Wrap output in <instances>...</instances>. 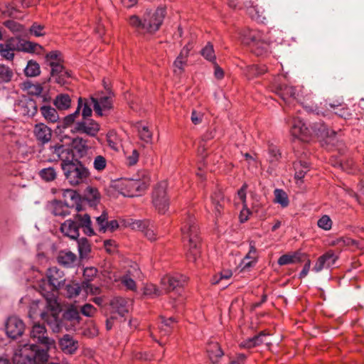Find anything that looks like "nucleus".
Masks as SVG:
<instances>
[{
	"label": "nucleus",
	"instance_id": "obj_1",
	"mask_svg": "<svg viewBox=\"0 0 364 364\" xmlns=\"http://www.w3.org/2000/svg\"><path fill=\"white\" fill-rule=\"evenodd\" d=\"M48 162L61 161L60 167L65 179L72 186L84 183L90 176L89 169L75 157L71 149L64 144H57L48 148Z\"/></svg>",
	"mask_w": 364,
	"mask_h": 364
},
{
	"label": "nucleus",
	"instance_id": "obj_2",
	"mask_svg": "<svg viewBox=\"0 0 364 364\" xmlns=\"http://www.w3.org/2000/svg\"><path fill=\"white\" fill-rule=\"evenodd\" d=\"M46 309L39 312V314L53 332H60L63 328L68 330L66 321L79 323L80 320V314L75 307L68 309L63 314V316L60 317L61 309L57 299L53 296H50L46 297Z\"/></svg>",
	"mask_w": 364,
	"mask_h": 364
},
{
	"label": "nucleus",
	"instance_id": "obj_3",
	"mask_svg": "<svg viewBox=\"0 0 364 364\" xmlns=\"http://www.w3.org/2000/svg\"><path fill=\"white\" fill-rule=\"evenodd\" d=\"M165 16L166 10L163 7L146 9L141 16L133 14L127 21L138 34H154L159 30Z\"/></svg>",
	"mask_w": 364,
	"mask_h": 364
},
{
	"label": "nucleus",
	"instance_id": "obj_4",
	"mask_svg": "<svg viewBox=\"0 0 364 364\" xmlns=\"http://www.w3.org/2000/svg\"><path fill=\"white\" fill-rule=\"evenodd\" d=\"M181 231L183 240H186L188 242L187 257L190 261L196 262L200 254L199 248L200 240L199 228L193 214L189 212L185 214L182 218Z\"/></svg>",
	"mask_w": 364,
	"mask_h": 364
},
{
	"label": "nucleus",
	"instance_id": "obj_5",
	"mask_svg": "<svg viewBox=\"0 0 364 364\" xmlns=\"http://www.w3.org/2000/svg\"><path fill=\"white\" fill-rule=\"evenodd\" d=\"M291 134L302 141H307L309 136L314 133L315 134L323 138L327 144H334V140L336 132L327 127L324 124H320L319 127L314 125L309 128L299 117L293 119L291 127Z\"/></svg>",
	"mask_w": 364,
	"mask_h": 364
},
{
	"label": "nucleus",
	"instance_id": "obj_6",
	"mask_svg": "<svg viewBox=\"0 0 364 364\" xmlns=\"http://www.w3.org/2000/svg\"><path fill=\"white\" fill-rule=\"evenodd\" d=\"M87 236L95 235L94 229L92 226L90 215L87 213H79L73 215V218L66 220L60 228V232L71 239L76 240L80 236V229Z\"/></svg>",
	"mask_w": 364,
	"mask_h": 364
},
{
	"label": "nucleus",
	"instance_id": "obj_7",
	"mask_svg": "<svg viewBox=\"0 0 364 364\" xmlns=\"http://www.w3.org/2000/svg\"><path fill=\"white\" fill-rule=\"evenodd\" d=\"M48 351L35 344H24L16 350L14 364H45L48 360Z\"/></svg>",
	"mask_w": 364,
	"mask_h": 364
},
{
	"label": "nucleus",
	"instance_id": "obj_8",
	"mask_svg": "<svg viewBox=\"0 0 364 364\" xmlns=\"http://www.w3.org/2000/svg\"><path fill=\"white\" fill-rule=\"evenodd\" d=\"M45 62L50 68V80L60 85L69 82L71 73L63 66L62 54L59 50L48 53L45 56Z\"/></svg>",
	"mask_w": 364,
	"mask_h": 364
},
{
	"label": "nucleus",
	"instance_id": "obj_9",
	"mask_svg": "<svg viewBox=\"0 0 364 364\" xmlns=\"http://www.w3.org/2000/svg\"><path fill=\"white\" fill-rule=\"evenodd\" d=\"M242 43L250 46L252 52L257 56L266 55L270 48V41L262 32L249 28L240 33Z\"/></svg>",
	"mask_w": 364,
	"mask_h": 364
},
{
	"label": "nucleus",
	"instance_id": "obj_10",
	"mask_svg": "<svg viewBox=\"0 0 364 364\" xmlns=\"http://www.w3.org/2000/svg\"><path fill=\"white\" fill-rule=\"evenodd\" d=\"M167 182L161 181L154 188L152 193V203L159 213H165L169 207V198L166 193Z\"/></svg>",
	"mask_w": 364,
	"mask_h": 364
},
{
	"label": "nucleus",
	"instance_id": "obj_11",
	"mask_svg": "<svg viewBox=\"0 0 364 364\" xmlns=\"http://www.w3.org/2000/svg\"><path fill=\"white\" fill-rule=\"evenodd\" d=\"M283 76L278 75L274 77L272 82V90L278 95L284 102L289 98L301 101L299 98V92L294 86L287 85L282 82ZM286 77V76H284Z\"/></svg>",
	"mask_w": 364,
	"mask_h": 364
},
{
	"label": "nucleus",
	"instance_id": "obj_12",
	"mask_svg": "<svg viewBox=\"0 0 364 364\" xmlns=\"http://www.w3.org/2000/svg\"><path fill=\"white\" fill-rule=\"evenodd\" d=\"M16 110L23 116L33 117L37 113L38 105L35 100L23 96L16 104Z\"/></svg>",
	"mask_w": 364,
	"mask_h": 364
},
{
	"label": "nucleus",
	"instance_id": "obj_13",
	"mask_svg": "<svg viewBox=\"0 0 364 364\" xmlns=\"http://www.w3.org/2000/svg\"><path fill=\"white\" fill-rule=\"evenodd\" d=\"M5 328L8 337L17 339L23 335L25 331V324L21 318L13 316L6 320Z\"/></svg>",
	"mask_w": 364,
	"mask_h": 364
},
{
	"label": "nucleus",
	"instance_id": "obj_14",
	"mask_svg": "<svg viewBox=\"0 0 364 364\" xmlns=\"http://www.w3.org/2000/svg\"><path fill=\"white\" fill-rule=\"evenodd\" d=\"M100 124L91 118H84L75 124V132L95 136L100 131Z\"/></svg>",
	"mask_w": 364,
	"mask_h": 364
},
{
	"label": "nucleus",
	"instance_id": "obj_15",
	"mask_svg": "<svg viewBox=\"0 0 364 364\" xmlns=\"http://www.w3.org/2000/svg\"><path fill=\"white\" fill-rule=\"evenodd\" d=\"M30 336L36 342L44 345L47 348H50L54 345V340L47 336V331L44 325L36 323L33 326L30 332Z\"/></svg>",
	"mask_w": 364,
	"mask_h": 364
},
{
	"label": "nucleus",
	"instance_id": "obj_16",
	"mask_svg": "<svg viewBox=\"0 0 364 364\" xmlns=\"http://www.w3.org/2000/svg\"><path fill=\"white\" fill-rule=\"evenodd\" d=\"M109 95L102 96L99 98L92 97L90 98L95 113L98 116L107 115L112 109V97Z\"/></svg>",
	"mask_w": 364,
	"mask_h": 364
},
{
	"label": "nucleus",
	"instance_id": "obj_17",
	"mask_svg": "<svg viewBox=\"0 0 364 364\" xmlns=\"http://www.w3.org/2000/svg\"><path fill=\"white\" fill-rule=\"evenodd\" d=\"M50 212L55 216H60L65 218L72 213L73 210L80 212L82 208L80 205H77L75 208L72 205H68L66 203L61 200H53L50 205Z\"/></svg>",
	"mask_w": 364,
	"mask_h": 364
},
{
	"label": "nucleus",
	"instance_id": "obj_18",
	"mask_svg": "<svg viewBox=\"0 0 364 364\" xmlns=\"http://www.w3.org/2000/svg\"><path fill=\"white\" fill-rule=\"evenodd\" d=\"M338 256L333 250H328L320 256L313 267V271L319 272L322 269L331 268L338 259Z\"/></svg>",
	"mask_w": 364,
	"mask_h": 364
},
{
	"label": "nucleus",
	"instance_id": "obj_19",
	"mask_svg": "<svg viewBox=\"0 0 364 364\" xmlns=\"http://www.w3.org/2000/svg\"><path fill=\"white\" fill-rule=\"evenodd\" d=\"M49 284L55 289H59L64 285L65 279L64 272L56 267H50L47 271Z\"/></svg>",
	"mask_w": 364,
	"mask_h": 364
},
{
	"label": "nucleus",
	"instance_id": "obj_20",
	"mask_svg": "<svg viewBox=\"0 0 364 364\" xmlns=\"http://www.w3.org/2000/svg\"><path fill=\"white\" fill-rule=\"evenodd\" d=\"M186 282V277L175 274L166 275L161 278V284L166 291H172L177 287H182Z\"/></svg>",
	"mask_w": 364,
	"mask_h": 364
},
{
	"label": "nucleus",
	"instance_id": "obj_21",
	"mask_svg": "<svg viewBox=\"0 0 364 364\" xmlns=\"http://www.w3.org/2000/svg\"><path fill=\"white\" fill-rule=\"evenodd\" d=\"M140 273V270L136 265L132 266L130 269L120 277L122 284L128 290L136 291V284L134 279L139 277Z\"/></svg>",
	"mask_w": 364,
	"mask_h": 364
},
{
	"label": "nucleus",
	"instance_id": "obj_22",
	"mask_svg": "<svg viewBox=\"0 0 364 364\" xmlns=\"http://www.w3.org/2000/svg\"><path fill=\"white\" fill-rule=\"evenodd\" d=\"M33 134L41 144L49 142L52 137V130L43 123L36 124L33 128Z\"/></svg>",
	"mask_w": 364,
	"mask_h": 364
},
{
	"label": "nucleus",
	"instance_id": "obj_23",
	"mask_svg": "<svg viewBox=\"0 0 364 364\" xmlns=\"http://www.w3.org/2000/svg\"><path fill=\"white\" fill-rule=\"evenodd\" d=\"M245 8L250 17L260 23H264L267 19L264 9L258 4H254V2L250 1L245 3Z\"/></svg>",
	"mask_w": 364,
	"mask_h": 364
},
{
	"label": "nucleus",
	"instance_id": "obj_24",
	"mask_svg": "<svg viewBox=\"0 0 364 364\" xmlns=\"http://www.w3.org/2000/svg\"><path fill=\"white\" fill-rule=\"evenodd\" d=\"M210 201L213 206V212L216 218L220 217L224 208L225 198L220 189H216L210 196Z\"/></svg>",
	"mask_w": 364,
	"mask_h": 364
},
{
	"label": "nucleus",
	"instance_id": "obj_25",
	"mask_svg": "<svg viewBox=\"0 0 364 364\" xmlns=\"http://www.w3.org/2000/svg\"><path fill=\"white\" fill-rule=\"evenodd\" d=\"M59 346L63 353L70 355L75 353L79 347L78 341L69 334L64 335L59 340Z\"/></svg>",
	"mask_w": 364,
	"mask_h": 364
},
{
	"label": "nucleus",
	"instance_id": "obj_26",
	"mask_svg": "<svg viewBox=\"0 0 364 364\" xmlns=\"http://www.w3.org/2000/svg\"><path fill=\"white\" fill-rule=\"evenodd\" d=\"M124 185L128 188V193L125 195L129 197L139 196L147 188L146 183L134 179L126 180Z\"/></svg>",
	"mask_w": 364,
	"mask_h": 364
},
{
	"label": "nucleus",
	"instance_id": "obj_27",
	"mask_svg": "<svg viewBox=\"0 0 364 364\" xmlns=\"http://www.w3.org/2000/svg\"><path fill=\"white\" fill-rule=\"evenodd\" d=\"M23 89L27 90L31 95H34L43 102H48L50 97L47 95H42L43 87L41 84H33L30 81H26L23 83Z\"/></svg>",
	"mask_w": 364,
	"mask_h": 364
},
{
	"label": "nucleus",
	"instance_id": "obj_28",
	"mask_svg": "<svg viewBox=\"0 0 364 364\" xmlns=\"http://www.w3.org/2000/svg\"><path fill=\"white\" fill-rule=\"evenodd\" d=\"M207 353L211 363L213 364L218 363L224 355V352L218 342L211 341L208 343Z\"/></svg>",
	"mask_w": 364,
	"mask_h": 364
},
{
	"label": "nucleus",
	"instance_id": "obj_29",
	"mask_svg": "<svg viewBox=\"0 0 364 364\" xmlns=\"http://www.w3.org/2000/svg\"><path fill=\"white\" fill-rule=\"evenodd\" d=\"M304 257H305L304 253L300 251H296L291 254H285L282 255L278 259L277 263L280 266L287 265L289 264H295L301 262Z\"/></svg>",
	"mask_w": 364,
	"mask_h": 364
},
{
	"label": "nucleus",
	"instance_id": "obj_30",
	"mask_svg": "<svg viewBox=\"0 0 364 364\" xmlns=\"http://www.w3.org/2000/svg\"><path fill=\"white\" fill-rule=\"evenodd\" d=\"M17 50L28 53H41L43 48L38 43L22 40L17 46Z\"/></svg>",
	"mask_w": 364,
	"mask_h": 364
},
{
	"label": "nucleus",
	"instance_id": "obj_31",
	"mask_svg": "<svg viewBox=\"0 0 364 364\" xmlns=\"http://www.w3.org/2000/svg\"><path fill=\"white\" fill-rule=\"evenodd\" d=\"M241 69L248 79H252L258 77L267 72V68L264 65H249L245 67H241Z\"/></svg>",
	"mask_w": 364,
	"mask_h": 364
},
{
	"label": "nucleus",
	"instance_id": "obj_32",
	"mask_svg": "<svg viewBox=\"0 0 364 364\" xmlns=\"http://www.w3.org/2000/svg\"><path fill=\"white\" fill-rule=\"evenodd\" d=\"M83 199L86 200L90 206H95L100 203V194L96 188L87 186L84 191Z\"/></svg>",
	"mask_w": 364,
	"mask_h": 364
},
{
	"label": "nucleus",
	"instance_id": "obj_33",
	"mask_svg": "<svg viewBox=\"0 0 364 364\" xmlns=\"http://www.w3.org/2000/svg\"><path fill=\"white\" fill-rule=\"evenodd\" d=\"M127 299L121 296L114 297L110 302L112 308L117 311L121 316H124L128 313Z\"/></svg>",
	"mask_w": 364,
	"mask_h": 364
},
{
	"label": "nucleus",
	"instance_id": "obj_34",
	"mask_svg": "<svg viewBox=\"0 0 364 364\" xmlns=\"http://www.w3.org/2000/svg\"><path fill=\"white\" fill-rule=\"evenodd\" d=\"M40 111L44 119L49 122H56L59 119L56 109L49 105L45 104L41 106Z\"/></svg>",
	"mask_w": 364,
	"mask_h": 364
},
{
	"label": "nucleus",
	"instance_id": "obj_35",
	"mask_svg": "<svg viewBox=\"0 0 364 364\" xmlns=\"http://www.w3.org/2000/svg\"><path fill=\"white\" fill-rule=\"evenodd\" d=\"M73 151L74 150L77 153L80 157H83L87 154L89 146L87 144V140L81 138L76 137L72 141Z\"/></svg>",
	"mask_w": 364,
	"mask_h": 364
},
{
	"label": "nucleus",
	"instance_id": "obj_36",
	"mask_svg": "<svg viewBox=\"0 0 364 364\" xmlns=\"http://www.w3.org/2000/svg\"><path fill=\"white\" fill-rule=\"evenodd\" d=\"M257 259V249L255 247V242L252 240L250 241V250L247 255L244 257L242 264H243V269L248 268L252 266Z\"/></svg>",
	"mask_w": 364,
	"mask_h": 364
},
{
	"label": "nucleus",
	"instance_id": "obj_37",
	"mask_svg": "<svg viewBox=\"0 0 364 364\" xmlns=\"http://www.w3.org/2000/svg\"><path fill=\"white\" fill-rule=\"evenodd\" d=\"M328 106L331 109V112L338 115V117L345 119H349L352 117V113L349 108L343 104H328Z\"/></svg>",
	"mask_w": 364,
	"mask_h": 364
},
{
	"label": "nucleus",
	"instance_id": "obj_38",
	"mask_svg": "<svg viewBox=\"0 0 364 364\" xmlns=\"http://www.w3.org/2000/svg\"><path fill=\"white\" fill-rule=\"evenodd\" d=\"M311 98V96L310 95L308 97V99L304 100V101L301 102L304 108L309 113L316 114L317 115H323V116L326 115L323 107H321L322 103L321 102L320 106H318L314 102L309 100Z\"/></svg>",
	"mask_w": 364,
	"mask_h": 364
},
{
	"label": "nucleus",
	"instance_id": "obj_39",
	"mask_svg": "<svg viewBox=\"0 0 364 364\" xmlns=\"http://www.w3.org/2000/svg\"><path fill=\"white\" fill-rule=\"evenodd\" d=\"M267 336V334L262 331L257 335L254 336L252 338H249L241 343L240 346L244 348H251L260 345L264 342V338Z\"/></svg>",
	"mask_w": 364,
	"mask_h": 364
},
{
	"label": "nucleus",
	"instance_id": "obj_40",
	"mask_svg": "<svg viewBox=\"0 0 364 364\" xmlns=\"http://www.w3.org/2000/svg\"><path fill=\"white\" fill-rule=\"evenodd\" d=\"M295 171V178L296 179H302L309 170V164L304 161H296L293 164Z\"/></svg>",
	"mask_w": 364,
	"mask_h": 364
},
{
	"label": "nucleus",
	"instance_id": "obj_41",
	"mask_svg": "<svg viewBox=\"0 0 364 364\" xmlns=\"http://www.w3.org/2000/svg\"><path fill=\"white\" fill-rule=\"evenodd\" d=\"M58 262L65 267L73 265L76 260V255L71 252H60L57 257Z\"/></svg>",
	"mask_w": 364,
	"mask_h": 364
},
{
	"label": "nucleus",
	"instance_id": "obj_42",
	"mask_svg": "<svg viewBox=\"0 0 364 364\" xmlns=\"http://www.w3.org/2000/svg\"><path fill=\"white\" fill-rule=\"evenodd\" d=\"M134 228H138L144 232L145 236L151 241L156 240V234L154 229L147 227V223L145 221L137 220L133 223Z\"/></svg>",
	"mask_w": 364,
	"mask_h": 364
},
{
	"label": "nucleus",
	"instance_id": "obj_43",
	"mask_svg": "<svg viewBox=\"0 0 364 364\" xmlns=\"http://www.w3.org/2000/svg\"><path fill=\"white\" fill-rule=\"evenodd\" d=\"M15 50H17V48H16L10 41L6 43H0V55L7 60H14Z\"/></svg>",
	"mask_w": 364,
	"mask_h": 364
},
{
	"label": "nucleus",
	"instance_id": "obj_44",
	"mask_svg": "<svg viewBox=\"0 0 364 364\" xmlns=\"http://www.w3.org/2000/svg\"><path fill=\"white\" fill-rule=\"evenodd\" d=\"M40 178L46 182H51L56 179L57 170L53 166H48L41 169L38 172Z\"/></svg>",
	"mask_w": 364,
	"mask_h": 364
},
{
	"label": "nucleus",
	"instance_id": "obj_45",
	"mask_svg": "<svg viewBox=\"0 0 364 364\" xmlns=\"http://www.w3.org/2000/svg\"><path fill=\"white\" fill-rule=\"evenodd\" d=\"M54 105L58 109L65 110L70 107L71 99L68 94H60L54 100Z\"/></svg>",
	"mask_w": 364,
	"mask_h": 364
},
{
	"label": "nucleus",
	"instance_id": "obj_46",
	"mask_svg": "<svg viewBox=\"0 0 364 364\" xmlns=\"http://www.w3.org/2000/svg\"><path fill=\"white\" fill-rule=\"evenodd\" d=\"M24 74L27 77H36L41 74V68L39 64L33 60L28 61L24 68Z\"/></svg>",
	"mask_w": 364,
	"mask_h": 364
},
{
	"label": "nucleus",
	"instance_id": "obj_47",
	"mask_svg": "<svg viewBox=\"0 0 364 364\" xmlns=\"http://www.w3.org/2000/svg\"><path fill=\"white\" fill-rule=\"evenodd\" d=\"M161 331H164L165 334L169 333L173 326L178 322L175 317L166 318L165 316H161Z\"/></svg>",
	"mask_w": 364,
	"mask_h": 364
},
{
	"label": "nucleus",
	"instance_id": "obj_48",
	"mask_svg": "<svg viewBox=\"0 0 364 364\" xmlns=\"http://www.w3.org/2000/svg\"><path fill=\"white\" fill-rule=\"evenodd\" d=\"M81 104H82V97H79L77 107L76 110L73 113L70 114L63 118V122H61L62 127H68L74 123V122L75 121V119L80 114V111L81 109Z\"/></svg>",
	"mask_w": 364,
	"mask_h": 364
},
{
	"label": "nucleus",
	"instance_id": "obj_49",
	"mask_svg": "<svg viewBox=\"0 0 364 364\" xmlns=\"http://www.w3.org/2000/svg\"><path fill=\"white\" fill-rule=\"evenodd\" d=\"M274 202L281 205L282 208H286L289 205V200L288 196L284 191L282 189L277 188L274 191Z\"/></svg>",
	"mask_w": 364,
	"mask_h": 364
},
{
	"label": "nucleus",
	"instance_id": "obj_50",
	"mask_svg": "<svg viewBox=\"0 0 364 364\" xmlns=\"http://www.w3.org/2000/svg\"><path fill=\"white\" fill-rule=\"evenodd\" d=\"M14 76L12 70L3 64H0V83L9 82Z\"/></svg>",
	"mask_w": 364,
	"mask_h": 364
},
{
	"label": "nucleus",
	"instance_id": "obj_51",
	"mask_svg": "<svg viewBox=\"0 0 364 364\" xmlns=\"http://www.w3.org/2000/svg\"><path fill=\"white\" fill-rule=\"evenodd\" d=\"M3 24L14 34H21L25 31L23 25L13 20H7Z\"/></svg>",
	"mask_w": 364,
	"mask_h": 364
},
{
	"label": "nucleus",
	"instance_id": "obj_52",
	"mask_svg": "<svg viewBox=\"0 0 364 364\" xmlns=\"http://www.w3.org/2000/svg\"><path fill=\"white\" fill-rule=\"evenodd\" d=\"M200 54L205 60L212 63L216 62V56L212 43H208L207 45L200 50Z\"/></svg>",
	"mask_w": 364,
	"mask_h": 364
},
{
	"label": "nucleus",
	"instance_id": "obj_53",
	"mask_svg": "<svg viewBox=\"0 0 364 364\" xmlns=\"http://www.w3.org/2000/svg\"><path fill=\"white\" fill-rule=\"evenodd\" d=\"M137 129L139 137L141 140L146 143L151 142L152 139V132L149 129L148 127L142 124H138Z\"/></svg>",
	"mask_w": 364,
	"mask_h": 364
},
{
	"label": "nucleus",
	"instance_id": "obj_54",
	"mask_svg": "<svg viewBox=\"0 0 364 364\" xmlns=\"http://www.w3.org/2000/svg\"><path fill=\"white\" fill-rule=\"evenodd\" d=\"M143 293L145 296L151 298L157 297L161 295V290L154 284H146L143 288Z\"/></svg>",
	"mask_w": 364,
	"mask_h": 364
},
{
	"label": "nucleus",
	"instance_id": "obj_55",
	"mask_svg": "<svg viewBox=\"0 0 364 364\" xmlns=\"http://www.w3.org/2000/svg\"><path fill=\"white\" fill-rule=\"evenodd\" d=\"M281 158V153L277 146L270 145L268 148V161L270 164H276Z\"/></svg>",
	"mask_w": 364,
	"mask_h": 364
},
{
	"label": "nucleus",
	"instance_id": "obj_56",
	"mask_svg": "<svg viewBox=\"0 0 364 364\" xmlns=\"http://www.w3.org/2000/svg\"><path fill=\"white\" fill-rule=\"evenodd\" d=\"M96 223L98 226V230L105 233L107 232L106 226L108 225V215L106 211H103L102 214L96 218Z\"/></svg>",
	"mask_w": 364,
	"mask_h": 364
},
{
	"label": "nucleus",
	"instance_id": "obj_57",
	"mask_svg": "<svg viewBox=\"0 0 364 364\" xmlns=\"http://www.w3.org/2000/svg\"><path fill=\"white\" fill-rule=\"evenodd\" d=\"M65 289L67 297L71 299L79 295L81 287L79 284L73 283L67 284Z\"/></svg>",
	"mask_w": 364,
	"mask_h": 364
},
{
	"label": "nucleus",
	"instance_id": "obj_58",
	"mask_svg": "<svg viewBox=\"0 0 364 364\" xmlns=\"http://www.w3.org/2000/svg\"><path fill=\"white\" fill-rule=\"evenodd\" d=\"M107 166V159L102 155H97L94 158L93 167L97 171H103Z\"/></svg>",
	"mask_w": 364,
	"mask_h": 364
},
{
	"label": "nucleus",
	"instance_id": "obj_59",
	"mask_svg": "<svg viewBox=\"0 0 364 364\" xmlns=\"http://www.w3.org/2000/svg\"><path fill=\"white\" fill-rule=\"evenodd\" d=\"M317 225L324 230H329L332 228V220L328 215H324L318 219Z\"/></svg>",
	"mask_w": 364,
	"mask_h": 364
},
{
	"label": "nucleus",
	"instance_id": "obj_60",
	"mask_svg": "<svg viewBox=\"0 0 364 364\" xmlns=\"http://www.w3.org/2000/svg\"><path fill=\"white\" fill-rule=\"evenodd\" d=\"M232 273L230 270H224L218 274L215 275L211 279L213 284H219L222 280L230 279Z\"/></svg>",
	"mask_w": 364,
	"mask_h": 364
},
{
	"label": "nucleus",
	"instance_id": "obj_61",
	"mask_svg": "<svg viewBox=\"0 0 364 364\" xmlns=\"http://www.w3.org/2000/svg\"><path fill=\"white\" fill-rule=\"evenodd\" d=\"M31 34L36 37L44 36L46 32L44 31V26L37 23H33L29 28Z\"/></svg>",
	"mask_w": 364,
	"mask_h": 364
},
{
	"label": "nucleus",
	"instance_id": "obj_62",
	"mask_svg": "<svg viewBox=\"0 0 364 364\" xmlns=\"http://www.w3.org/2000/svg\"><path fill=\"white\" fill-rule=\"evenodd\" d=\"M187 58L180 55H178L176 59L173 62V66L175 67L174 73L180 74L183 72V68L186 64Z\"/></svg>",
	"mask_w": 364,
	"mask_h": 364
},
{
	"label": "nucleus",
	"instance_id": "obj_63",
	"mask_svg": "<svg viewBox=\"0 0 364 364\" xmlns=\"http://www.w3.org/2000/svg\"><path fill=\"white\" fill-rule=\"evenodd\" d=\"M81 109H82V119L91 117L92 110L90 105H89L87 99L82 98Z\"/></svg>",
	"mask_w": 364,
	"mask_h": 364
},
{
	"label": "nucleus",
	"instance_id": "obj_64",
	"mask_svg": "<svg viewBox=\"0 0 364 364\" xmlns=\"http://www.w3.org/2000/svg\"><path fill=\"white\" fill-rule=\"evenodd\" d=\"M97 309L92 304H86L81 308V313L87 317H91L96 312Z\"/></svg>",
	"mask_w": 364,
	"mask_h": 364
}]
</instances>
